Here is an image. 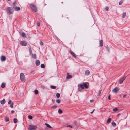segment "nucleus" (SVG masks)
Masks as SVG:
<instances>
[{
	"instance_id": "obj_1",
	"label": "nucleus",
	"mask_w": 130,
	"mask_h": 130,
	"mask_svg": "<svg viewBox=\"0 0 130 130\" xmlns=\"http://www.w3.org/2000/svg\"><path fill=\"white\" fill-rule=\"evenodd\" d=\"M89 85V83L87 82H86L83 83L82 84H78V87H80L81 89H84V88L86 89H87L88 88Z\"/></svg>"
},
{
	"instance_id": "obj_2",
	"label": "nucleus",
	"mask_w": 130,
	"mask_h": 130,
	"mask_svg": "<svg viewBox=\"0 0 130 130\" xmlns=\"http://www.w3.org/2000/svg\"><path fill=\"white\" fill-rule=\"evenodd\" d=\"M20 79L21 81L24 82L25 81V75L23 73H21L20 74Z\"/></svg>"
},
{
	"instance_id": "obj_3",
	"label": "nucleus",
	"mask_w": 130,
	"mask_h": 130,
	"mask_svg": "<svg viewBox=\"0 0 130 130\" xmlns=\"http://www.w3.org/2000/svg\"><path fill=\"white\" fill-rule=\"evenodd\" d=\"M7 12L9 14H12L13 12V9L10 7H8L6 9Z\"/></svg>"
},
{
	"instance_id": "obj_4",
	"label": "nucleus",
	"mask_w": 130,
	"mask_h": 130,
	"mask_svg": "<svg viewBox=\"0 0 130 130\" xmlns=\"http://www.w3.org/2000/svg\"><path fill=\"white\" fill-rule=\"evenodd\" d=\"M30 6L31 9L35 12H36L37 11V7L35 5H33L32 4H30Z\"/></svg>"
},
{
	"instance_id": "obj_5",
	"label": "nucleus",
	"mask_w": 130,
	"mask_h": 130,
	"mask_svg": "<svg viewBox=\"0 0 130 130\" xmlns=\"http://www.w3.org/2000/svg\"><path fill=\"white\" fill-rule=\"evenodd\" d=\"M37 128V127L33 125H29L28 129L29 130H35Z\"/></svg>"
},
{
	"instance_id": "obj_6",
	"label": "nucleus",
	"mask_w": 130,
	"mask_h": 130,
	"mask_svg": "<svg viewBox=\"0 0 130 130\" xmlns=\"http://www.w3.org/2000/svg\"><path fill=\"white\" fill-rule=\"evenodd\" d=\"M126 77V76H123L119 80V83L120 84H121L123 81L125 79Z\"/></svg>"
},
{
	"instance_id": "obj_7",
	"label": "nucleus",
	"mask_w": 130,
	"mask_h": 130,
	"mask_svg": "<svg viewBox=\"0 0 130 130\" xmlns=\"http://www.w3.org/2000/svg\"><path fill=\"white\" fill-rule=\"evenodd\" d=\"M119 89L118 87H116L112 90V92L116 93L119 91Z\"/></svg>"
},
{
	"instance_id": "obj_8",
	"label": "nucleus",
	"mask_w": 130,
	"mask_h": 130,
	"mask_svg": "<svg viewBox=\"0 0 130 130\" xmlns=\"http://www.w3.org/2000/svg\"><path fill=\"white\" fill-rule=\"evenodd\" d=\"M20 44L23 46H26L27 45L26 42L25 41H22L20 43Z\"/></svg>"
},
{
	"instance_id": "obj_9",
	"label": "nucleus",
	"mask_w": 130,
	"mask_h": 130,
	"mask_svg": "<svg viewBox=\"0 0 130 130\" xmlns=\"http://www.w3.org/2000/svg\"><path fill=\"white\" fill-rule=\"evenodd\" d=\"M70 52L71 54L75 58H76V57L75 54L71 50L70 51Z\"/></svg>"
},
{
	"instance_id": "obj_10",
	"label": "nucleus",
	"mask_w": 130,
	"mask_h": 130,
	"mask_svg": "<svg viewBox=\"0 0 130 130\" xmlns=\"http://www.w3.org/2000/svg\"><path fill=\"white\" fill-rule=\"evenodd\" d=\"M1 60L2 61H4L6 60L5 56H2L1 57Z\"/></svg>"
},
{
	"instance_id": "obj_11",
	"label": "nucleus",
	"mask_w": 130,
	"mask_h": 130,
	"mask_svg": "<svg viewBox=\"0 0 130 130\" xmlns=\"http://www.w3.org/2000/svg\"><path fill=\"white\" fill-rule=\"evenodd\" d=\"M90 73V71L89 70H87L85 71V75L86 76L89 75Z\"/></svg>"
},
{
	"instance_id": "obj_12",
	"label": "nucleus",
	"mask_w": 130,
	"mask_h": 130,
	"mask_svg": "<svg viewBox=\"0 0 130 130\" xmlns=\"http://www.w3.org/2000/svg\"><path fill=\"white\" fill-rule=\"evenodd\" d=\"M103 45V42L102 40H101L99 42V45L100 46L102 47Z\"/></svg>"
},
{
	"instance_id": "obj_13",
	"label": "nucleus",
	"mask_w": 130,
	"mask_h": 130,
	"mask_svg": "<svg viewBox=\"0 0 130 130\" xmlns=\"http://www.w3.org/2000/svg\"><path fill=\"white\" fill-rule=\"evenodd\" d=\"M5 99H3V100L0 101V103L2 104H4L5 103Z\"/></svg>"
},
{
	"instance_id": "obj_14",
	"label": "nucleus",
	"mask_w": 130,
	"mask_h": 130,
	"mask_svg": "<svg viewBox=\"0 0 130 130\" xmlns=\"http://www.w3.org/2000/svg\"><path fill=\"white\" fill-rule=\"evenodd\" d=\"M40 64V62L39 60H37L36 62V66L39 65Z\"/></svg>"
},
{
	"instance_id": "obj_15",
	"label": "nucleus",
	"mask_w": 130,
	"mask_h": 130,
	"mask_svg": "<svg viewBox=\"0 0 130 130\" xmlns=\"http://www.w3.org/2000/svg\"><path fill=\"white\" fill-rule=\"evenodd\" d=\"M14 8H15V10L16 11H19L20 9V8L19 7H14Z\"/></svg>"
},
{
	"instance_id": "obj_16",
	"label": "nucleus",
	"mask_w": 130,
	"mask_h": 130,
	"mask_svg": "<svg viewBox=\"0 0 130 130\" xmlns=\"http://www.w3.org/2000/svg\"><path fill=\"white\" fill-rule=\"evenodd\" d=\"M68 73L67 74V76L66 77L67 79H70L72 77V76L70 75H68Z\"/></svg>"
},
{
	"instance_id": "obj_17",
	"label": "nucleus",
	"mask_w": 130,
	"mask_h": 130,
	"mask_svg": "<svg viewBox=\"0 0 130 130\" xmlns=\"http://www.w3.org/2000/svg\"><path fill=\"white\" fill-rule=\"evenodd\" d=\"M127 117V116H125L124 114H121V117L123 119H125Z\"/></svg>"
},
{
	"instance_id": "obj_18",
	"label": "nucleus",
	"mask_w": 130,
	"mask_h": 130,
	"mask_svg": "<svg viewBox=\"0 0 130 130\" xmlns=\"http://www.w3.org/2000/svg\"><path fill=\"white\" fill-rule=\"evenodd\" d=\"M57 105H54L53 106L51 107V108L52 109H54L56 108H57Z\"/></svg>"
},
{
	"instance_id": "obj_19",
	"label": "nucleus",
	"mask_w": 130,
	"mask_h": 130,
	"mask_svg": "<svg viewBox=\"0 0 130 130\" xmlns=\"http://www.w3.org/2000/svg\"><path fill=\"white\" fill-rule=\"evenodd\" d=\"M21 35L22 36V37L25 38H26V36L25 35V34L24 32L22 33L21 34Z\"/></svg>"
},
{
	"instance_id": "obj_20",
	"label": "nucleus",
	"mask_w": 130,
	"mask_h": 130,
	"mask_svg": "<svg viewBox=\"0 0 130 130\" xmlns=\"http://www.w3.org/2000/svg\"><path fill=\"white\" fill-rule=\"evenodd\" d=\"M5 86V84L4 83H3L1 84V87L2 88H4Z\"/></svg>"
},
{
	"instance_id": "obj_21",
	"label": "nucleus",
	"mask_w": 130,
	"mask_h": 130,
	"mask_svg": "<svg viewBox=\"0 0 130 130\" xmlns=\"http://www.w3.org/2000/svg\"><path fill=\"white\" fill-rule=\"evenodd\" d=\"M58 113L59 114H61L62 113V111L61 109H59L58 111Z\"/></svg>"
},
{
	"instance_id": "obj_22",
	"label": "nucleus",
	"mask_w": 130,
	"mask_h": 130,
	"mask_svg": "<svg viewBox=\"0 0 130 130\" xmlns=\"http://www.w3.org/2000/svg\"><path fill=\"white\" fill-rule=\"evenodd\" d=\"M111 119L110 118H109L108 119L107 121V123H109L111 122Z\"/></svg>"
},
{
	"instance_id": "obj_23",
	"label": "nucleus",
	"mask_w": 130,
	"mask_h": 130,
	"mask_svg": "<svg viewBox=\"0 0 130 130\" xmlns=\"http://www.w3.org/2000/svg\"><path fill=\"white\" fill-rule=\"evenodd\" d=\"M29 52L30 55L31 54H32V50L31 49V48L30 47H29Z\"/></svg>"
},
{
	"instance_id": "obj_24",
	"label": "nucleus",
	"mask_w": 130,
	"mask_h": 130,
	"mask_svg": "<svg viewBox=\"0 0 130 130\" xmlns=\"http://www.w3.org/2000/svg\"><path fill=\"white\" fill-rule=\"evenodd\" d=\"M45 125H46V126L47 127L50 128H52V127L49 124L46 123H45Z\"/></svg>"
},
{
	"instance_id": "obj_25",
	"label": "nucleus",
	"mask_w": 130,
	"mask_h": 130,
	"mask_svg": "<svg viewBox=\"0 0 130 130\" xmlns=\"http://www.w3.org/2000/svg\"><path fill=\"white\" fill-rule=\"evenodd\" d=\"M5 120L6 122H8L9 121V119L8 117H5Z\"/></svg>"
},
{
	"instance_id": "obj_26",
	"label": "nucleus",
	"mask_w": 130,
	"mask_h": 130,
	"mask_svg": "<svg viewBox=\"0 0 130 130\" xmlns=\"http://www.w3.org/2000/svg\"><path fill=\"white\" fill-rule=\"evenodd\" d=\"M126 15V12H124L122 14V17L123 18H124L125 17Z\"/></svg>"
},
{
	"instance_id": "obj_27",
	"label": "nucleus",
	"mask_w": 130,
	"mask_h": 130,
	"mask_svg": "<svg viewBox=\"0 0 130 130\" xmlns=\"http://www.w3.org/2000/svg\"><path fill=\"white\" fill-rule=\"evenodd\" d=\"M32 57L34 59H36V55L35 54H34L32 55Z\"/></svg>"
},
{
	"instance_id": "obj_28",
	"label": "nucleus",
	"mask_w": 130,
	"mask_h": 130,
	"mask_svg": "<svg viewBox=\"0 0 130 130\" xmlns=\"http://www.w3.org/2000/svg\"><path fill=\"white\" fill-rule=\"evenodd\" d=\"M51 88L52 89H55L56 88V87L54 86H50Z\"/></svg>"
},
{
	"instance_id": "obj_29",
	"label": "nucleus",
	"mask_w": 130,
	"mask_h": 130,
	"mask_svg": "<svg viewBox=\"0 0 130 130\" xmlns=\"http://www.w3.org/2000/svg\"><path fill=\"white\" fill-rule=\"evenodd\" d=\"M34 93L35 94H37L38 93V91L37 90H35L34 91Z\"/></svg>"
},
{
	"instance_id": "obj_30",
	"label": "nucleus",
	"mask_w": 130,
	"mask_h": 130,
	"mask_svg": "<svg viewBox=\"0 0 130 130\" xmlns=\"http://www.w3.org/2000/svg\"><path fill=\"white\" fill-rule=\"evenodd\" d=\"M14 122V123H16L17 122L18 120L16 118H14L13 119Z\"/></svg>"
},
{
	"instance_id": "obj_31",
	"label": "nucleus",
	"mask_w": 130,
	"mask_h": 130,
	"mask_svg": "<svg viewBox=\"0 0 130 130\" xmlns=\"http://www.w3.org/2000/svg\"><path fill=\"white\" fill-rule=\"evenodd\" d=\"M112 125L114 127L116 125V123L114 122H112Z\"/></svg>"
},
{
	"instance_id": "obj_32",
	"label": "nucleus",
	"mask_w": 130,
	"mask_h": 130,
	"mask_svg": "<svg viewBox=\"0 0 130 130\" xmlns=\"http://www.w3.org/2000/svg\"><path fill=\"white\" fill-rule=\"evenodd\" d=\"M60 100L59 99H58L56 100V102L58 103H60Z\"/></svg>"
},
{
	"instance_id": "obj_33",
	"label": "nucleus",
	"mask_w": 130,
	"mask_h": 130,
	"mask_svg": "<svg viewBox=\"0 0 130 130\" xmlns=\"http://www.w3.org/2000/svg\"><path fill=\"white\" fill-rule=\"evenodd\" d=\"M56 96L58 98H59L60 96V94L59 93H57L56 94Z\"/></svg>"
},
{
	"instance_id": "obj_34",
	"label": "nucleus",
	"mask_w": 130,
	"mask_h": 130,
	"mask_svg": "<svg viewBox=\"0 0 130 130\" xmlns=\"http://www.w3.org/2000/svg\"><path fill=\"white\" fill-rule=\"evenodd\" d=\"M28 118L30 119H31L32 118V116L31 115H29L28 116Z\"/></svg>"
},
{
	"instance_id": "obj_35",
	"label": "nucleus",
	"mask_w": 130,
	"mask_h": 130,
	"mask_svg": "<svg viewBox=\"0 0 130 130\" xmlns=\"http://www.w3.org/2000/svg\"><path fill=\"white\" fill-rule=\"evenodd\" d=\"M13 103H12L10 104V106L11 108H13Z\"/></svg>"
},
{
	"instance_id": "obj_36",
	"label": "nucleus",
	"mask_w": 130,
	"mask_h": 130,
	"mask_svg": "<svg viewBox=\"0 0 130 130\" xmlns=\"http://www.w3.org/2000/svg\"><path fill=\"white\" fill-rule=\"evenodd\" d=\"M118 110V109L117 108H114L113 109V110L114 111H116Z\"/></svg>"
},
{
	"instance_id": "obj_37",
	"label": "nucleus",
	"mask_w": 130,
	"mask_h": 130,
	"mask_svg": "<svg viewBox=\"0 0 130 130\" xmlns=\"http://www.w3.org/2000/svg\"><path fill=\"white\" fill-rule=\"evenodd\" d=\"M40 45L41 46L43 45V42L41 41H40Z\"/></svg>"
},
{
	"instance_id": "obj_38",
	"label": "nucleus",
	"mask_w": 130,
	"mask_h": 130,
	"mask_svg": "<svg viewBox=\"0 0 130 130\" xmlns=\"http://www.w3.org/2000/svg\"><path fill=\"white\" fill-rule=\"evenodd\" d=\"M41 67L42 68H44L45 67V66L44 64H42L41 65Z\"/></svg>"
},
{
	"instance_id": "obj_39",
	"label": "nucleus",
	"mask_w": 130,
	"mask_h": 130,
	"mask_svg": "<svg viewBox=\"0 0 130 130\" xmlns=\"http://www.w3.org/2000/svg\"><path fill=\"white\" fill-rule=\"evenodd\" d=\"M101 91H102V90H99V93H98V95L99 96L101 94Z\"/></svg>"
},
{
	"instance_id": "obj_40",
	"label": "nucleus",
	"mask_w": 130,
	"mask_h": 130,
	"mask_svg": "<svg viewBox=\"0 0 130 130\" xmlns=\"http://www.w3.org/2000/svg\"><path fill=\"white\" fill-rule=\"evenodd\" d=\"M123 1H120L119 3V5H121L122 3H123Z\"/></svg>"
},
{
	"instance_id": "obj_41",
	"label": "nucleus",
	"mask_w": 130,
	"mask_h": 130,
	"mask_svg": "<svg viewBox=\"0 0 130 130\" xmlns=\"http://www.w3.org/2000/svg\"><path fill=\"white\" fill-rule=\"evenodd\" d=\"M109 9V8L108 7H106L105 8V10L106 11H107Z\"/></svg>"
},
{
	"instance_id": "obj_42",
	"label": "nucleus",
	"mask_w": 130,
	"mask_h": 130,
	"mask_svg": "<svg viewBox=\"0 0 130 130\" xmlns=\"http://www.w3.org/2000/svg\"><path fill=\"white\" fill-rule=\"evenodd\" d=\"M105 48H106V50L108 51V52H109V49L107 47V46H106L105 47Z\"/></svg>"
},
{
	"instance_id": "obj_43",
	"label": "nucleus",
	"mask_w": 130,
	"mask_h": 130,
	"mask_svg": "<svg viewBox=\"0 0 130 130\" xmlns=\"http://www.w3.org/2000/svg\"><path fill=\"white\" fill-rule=\"evenodd\" d=\"M12 101L11 100H10L8 102V104H10L11 102Z\"/></svg>"
},
{
	"instance_id": "obj_44",
	"label": "nucleus",
	"mask_w": 130,
	"mask_h": 130,
	"mask_svg": "<svg viewBox=\"0 0 130 130\" xmlns=\"http://www.w3.org/2000/svg\"><path fill=\"white\" fill-rule=\"evenodd\" d=\"M74 123L75 125H76L77 124V122L76 121H74Z\"/></svg>"
},
{
	"instance_id": "obj_45",
	"label": "nucleus",
	"mask_w": 130,
	"mask_h": 130,
	"mask_svg": "<svg viewBox=\"0 0 130 130\" xmlns=\"http://www.w3.org/2000/svg\"><path fill=\"white\" fill-rule=\"evenodd\" d=\"M67 127H70L71 128H72V127L70 125H68L67 126Z\"/></svg>"
},
{
	"instance_id": "obj_46",
	"label": "nucleus",
	"mask_w": 130,
	"mask_h": 130,
	"mask_svg": "<svg viewBox=\"0 0 130 130\" xmlns=\"http://www.w3.org/2000/svg\"><path fill=\"white\" fill-rule=\"evenodd\" d=\"M40 24L39 22H37V26H40Z\"/></svg>"
},
{
	"instance_id": "obj_47",
	"label": "nucleus",
	"mask_w": 130,
	"mask_h": 130,
	"mask_svg": "<svg viewBox=\"0 0 130 130\" xmlns=\"http://www.w3.org/2000/svg\"><path fill=\"white\" fill-rule=\"evenodd\" d=\"M94 101V100H90V102H93Z\"/></svg>"
},
{
	"instance_id": "obj_48",
	"label": "nucleus",
	"mask_w": 130,
	"mask_h": 130,
	"mask_svg": "<svg viewBox=\"0 0 130 130\" xmlns=\"http://www.w3.org/2000/svg\"><path fill=\"white\" fill-rule=\"evenodd\" d=\"M14 111L13 110H12L11 111V113H13L14 112Z\"/></svg>"
},
{
	"instance_id": "obj_49",
	"label": "nucleus",
	"mask_w": 130,
	"mask_h": 130,
	"mask_svg": "<svg viewBox=\"0 0 130 130\" xmlns=\"http://www.w3.org/2000/svg\"><path fill=\"white\" fill-rule=\"evenodd\" d=\"M94 110H95V109H94V110H93L91 112H90V113H91V114H92V113H93V112H94Z\"/></svg>"
},
{
	"instance_id": "obj_50",
	"label": "nucleus",
	"mask_w": 130,
	"mask_h": 130,
	"mask_svg": "<svg viewBox=\"0 0 130 130\" xmlns=\"http://www.w3.org/2000/svg\"><path fill=\"white\" fill-rule=\"evenodd\" d=\"M108 98L109 100H110L111 98H110V95L109 96Z\"/></svg>"
},
{
	"instance_id": "obj_51",
	"label": "nucleus",
	"mask_w": 130,
	"mask_h": 130,
	"mask_svg": "<svg viewBox=\"0 0 130 130\" xmlns=\"http://www.w3.org/2000/svg\"><path fill=\"white\" fill-rule=\"evenodd\" d=\"M52 101L53 102V103H54L55 102V100L53 99L52 100Z\"/></svg>"
},
{
	"instance_id": "obj_52",
	"label": "nucleus",
	"mask_w": 130,
	"mask_h": 130,
	"mask_svg": "<svg viewBox=\"0 0 130 130\" xmlns=\"http://www.w3.org/2000/svg\"><path fill=\"white\" fill-rule=\"evenodd\" d=\"M15 3H16V2H15V1L13 3V4L14 5L15 4Z\"/></svg>"
},
{
	"instance_id": "obj_53",
	"label": "nucleus",
	"mask_w": 130,
	"mask_h": 130,
	"mask_svg": "<svg viewBox=\"0 0 130 130\" xmlns=\"http://www.w3.org/2000/svg\"><path fill=\"white\" fill-rule=\"evenodd\" d=\"M126 96V95H124L123 96V98H124Z\"/></svg>"
},
{
	"instance_id": "obj_54",
	"label": "nucleus",
	"mask_w": 130,
	"mask_h": 130,
	"mask_svg": "<svg viewBox=\"0 0 130 130\" xmlns=\"http://www.w3.org/2000/svg\"><path fill=\"white\" fill-rule=\"evenodd\" d=\"M120 115H121V114L120 113H119L117 115V117H118L119 116H120Z\"/></svg>"
},
{
	"instance_id": "obj_55",
	"label": "nucleus",
	"mask_w": 130,
	"mask_h": 130,
	"mask_svg": "<svg viewBox=\"0 0 130 130\" xmlns=\"http://www.w3.org/2000/svg\"><path fill=\"white\" fill-rule=\"evenodd\" d=\"M78 90L79 91H80V92H81V91L80 90V89L79 88L78 89Z\"/></svg>"
},
{
	"instance_id": "obj_56",
	"label": "nucleus",
	"mask_w": 130,
	"mask_h": 130,
	"mask_svg": "<svg viewBox=\"0 0 130 130\" xmlns=\"http://www.w3.org/2000/svg\"><path fill=\"white\" fill-rule=\"evenodd\" d=\"M56 38L57 39V40H58L59 39L57 38V37H56Z\"/></svg>"
},
{
	"instance_id": "obj_57",
	"label": "nucleus",
	"mask_w": 130,
	"mask_h": 130,
	"mask_svg": "<svg viewBox=\"0 0 130 130\" xmlns=\"http://www.w3.org/2000/svg\"><path fill=\"white\" fill-rule=\"evenodd\" d=\"M8 0V1H10V0Z\"/></svg>"
}]
</instances>
